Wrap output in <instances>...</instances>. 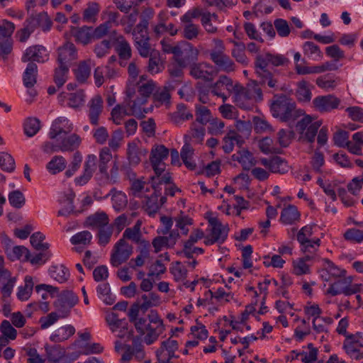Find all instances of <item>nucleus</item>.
Here are the masks:
<instances>
[{"label": "nucleus", "instance_id": "nucleus-39", "mask_svg": "<svg viewBox=\"0 0 363 363\" xmlns=\"http://www.w3.org/2000/svg\"><path fill=\"white\" fill-rule=\"evenodd\" d=\"M303 55L309 60L319 61L322 60L323 54L318 45L313 42L306 41L302 45Z\"/></svg>", "mask_w": 363, "mask_h": 363}, {"label": "nucleus", "instance_id": "nucleus-17", "mask_svg": "<svg viewBox=\"0 0 363 363\" xmlns=\"http://www.w3.org/2000/svg\"><path fill=\"white\" fill-rule=\"evenodd\" d=\"M134 45L140 55L143 57H147L150 51L153 50L150 43V37L147 30H133Z\"/></svg>", "mask_w": 363, "mask_h": 363}, {"label": "nucleus", "instance_id": "nucleus-27", "mask_svg": "<svg viewBox=\"0 0 363 363\" xmlns=\"http://www.w3.org/2000/svg\"><path fill=\"white\" fill-rule=\"evenodd\" d=\"M211 227V235L222 244L227 239L229 228L228 225H223L217 218H211L208 220Z\"/></svg>", "mask_w": 363, "mask_h": 363}, {"label": "nucleus", "instance_id": "nucleus-28", "mask_svg": "<svg viewBox=\"0 0 363 363\" xmlns=\"http://www.w3.org/2000/svg\"><path fill=\"white\" fill-rule=\"evenodd\" d=\"M94 66V63L91 59L79 62L73 70L77 81L81 84L85 83L90 77Z\"/></svg>", "mask_w": 363, "mask_h": 363}, {"label": "nucleus", "instance_id": "nucleus-31", "mask_svg": "<svg viewBox=\"0 0 363 363\" xmlns=\"http://www.w3.org/2000/svg\"><path fill=\"white\" fill-rule=\"evenodd\" d=\"M300 213L294 205H288L281 212L279 220L284 225H293L300 220Z\"/></svg>", "mask_w": 363, "mask_h": 363}, {"label": "nucleus", "instance_id": "nucleus-62", "mask_svg": "<svg viewBox=\"0 0 363 363\" xmlns=\"http://www.w3.org/2000/svg\"><path fill=\"white\" fill-rule=\"evenodd\" d=\"M169 155V150L164 145H158L155 148L152 149L150 157V162H164V160Z\"/></svg>", "mask_w": 363, "mask_h": 363}, {"label": "nucleus", "instance_id": "nucleus-30", "mask_svg": "<svg viewBox=\"0 0 363 363\" xmlns=\"http://www.w3.org/2000/svg\"><path fill=\"white\" fill-rule=\"evenodd\" d=\"M109 223V218L105 212H96L88 216L85 225L91 229H99Z\"/></svg>", "mask_w": 363, "mask_h": 363}, {"label": "nucleus", "instance_id": "nucleus-53", "mask_svg": "<svg viewBox=\"0 0 363 363\" xmlns=\"http://www.w3.org/2000/svg\"><path fill=\"white\" fill-rule=\"evenodd\" d=\"M259 84L260 83L256 80H250L244 87L255 102L261 101L263 99L262 90Z\"/></svg>", "mask_w": 363, "mask_h": 363}, {"label": "nucleus", "instance_id": "nucleus-57", "mask_svg": "<svg viewBox=\"0 0 363 363\" xmlns=\"http://www.w3.org/2000/svg\"><path fill=\"white\" fill-rule=\"evenodd\" d=\"M205 135V128L203 125H198L196 123H193L191 127V130L189 131V134L185 135V141H187V139H194L195 143H201Z\"/></svg>", "mask_w": 363, "mask_h": 363}, {"label": "nucleus", "instance_id": "nucleus-3", "mask_svg": "<svg viewBox=\"0 0 363 363\" xmlns=\"http://www.w3.org/2000/svg\"><path fill=\"white\" fill-rule=\"evenodd\" d=\"M337 281L330 284L327 294L335 296L339 294L350 296L358 293L360 290L358 284H352V277H344L336 279Z\"/></svg>", "mask_w": 363, "mask_h": 363}, {"label": "nucleus", "instance_id": "nucleus-36", "mask_svg": "<svg viewBox=\"0 0 363 363\" xmlns=\"http://www.w3.org/2000/svg\"><path fill=\"white\" fill-rule=\"evenodd\" d=\"M75 328L71 325L60 327L50 335V340L54 342H61L68 340L75 333Z\"/></svg>", "mask_w": 363, "mask_h": 363}, {"label": "nucleus", "instance_id": "nucleus-41", "mask_svg": "<svg viewBox=\"0 0 363 363\" xmlns=\"http://www.w3.org/2000/svg\"><path fill=\"white\" fill-rule=\"evenodd\" d=\"M146 153L147 151L145 149H140L135 143L128 144L127 155L130 164H138L141 161V157Z\"/></svg>", "mask_w": 363, "mask_h": 363}, {"label": "nucleus", "instance_id": "nucleus-10", "mask_svg": "<svg viewBox=\"0 0 363 363\" xmlns=\"http://www.w3.org/2000/svg\"><path fill=\"white\" fill-rule=\"evenodd\" d=\"M235 84L233 80L225 75L220 76L219 79L210 86V92L218 97H220L225 103L229 95L233 93Z\"/></svg>", "mask_w": 363, "mask_h": 363}, {"label": "nucleus", "instance_id": "nucleus-44", "mask_svg": "<svg viewBox=\"0 0 363 363\" xmlns=\"http://www.w3.org/2000/svg\"><path fill=\"white\" fill-rule=\"evenodd\" d=\"M154 189L155 191L150 195V196H144L143 197L144 198V200L143 201V207L150 215L155 213L160 208L158 201L159 195L156 192V189Z\"/></svg>", "mask_w": 363, "mask_h": 363}, {"label": "nucleus", "instance_id": "nucleus-11", "mask_svg": "<svg viewBox=\"0 0 363 363\" xmlns=\"http://www.w3.org/2000/svg\"><path fill=\"white\" fill-rule=\"evenodd\" d=\"M315 111L320 113H329L336 109L340 104V100L333 94L318 96L312 101Z\"/></svg>", "mask_w": 363, "mask_h": 363}, {"label": "nucleus", "instance_id": "nucleus-37", "mask_svg": "<svg viewBox=\"0 0 363 363\" xmlns=\"http://www.w3.org/2000/svg\"><path fill=\"white\" fill-rule=\"evenodd\" d=\"M109 196H111L113 208L116 211H121L126 207L128 199L125 193L112 189L104 198H107Z\"/></svg>", "mask_w": 363, "mask_h": 363}, {"label": "nucleus", "instance_id": "nucleus-35", "mask_svg": "<svg viewBox=\"0 0 363 363\" xmlns=\"http://www.w3.org/2000/svg\"><path fill=\"white\" fill-rule=\"evenodd\" d=\"M38 66L34 62H29L23 74L24 86L30 89L37 82Z\"/></svg>", "mask_w": 363, "mask_h": 363}, {"label": "nucleus", "instance_id": "nucleus-1", "mask_svg": "<svg viewBox=\"0 0 363 363\" xmlns=\"http://www.w3.org/2000/svg\"><path fill=\"white\" fill-rule=\"evenodd\" d=\"M270 111L274 118L284 122L294 121L299 116L295 102L284 94L274 96Z\"/></svg>", "mask_w": 363, "mask_h": 363}, {"label": "nucleus", "instance_id": "nucleus-14", "mask_svg": "<svg viewBox=\"0 0 363 363\" xmlns=\"http://www.w3.org/2000/svg\"><path fill=\"white\" fill-rule=\"evenodd\" d=\"M363 347V333H357L351 336H347L343 348L346 353L352 359H359L362 357L359 349Z\"/></svg>", "mask_w": 363, "mask_h": 363}, {"label": "nucleus", "instance_id": "nucleus-4", "mask_svg": "<svg viewBox=\"0 0 363 363\" xmlns=\"http://www.w3.org/2000/svg\"><path fill=\"white\" fill-rule=\"evenodd\" d=\"M15 30V25L7 20L0 21V59H6L12 50L11 35Z\"/></svg>", "mask_w": 363, "mask_h": 363}, {"label": "nucleus", "instance_id": "nucleus-59", "mask_svg": "<svg viewBox=\"0 0 363 363\" xmlns=\"http://www.w3.org/2000/svg\"><path fill=\"white\" fill-rule=\"evenodd\" d=\"M40 129V121L37 118H28L24 123V133L28 137L34 136Z\"/></svg>", "mask_w": 363, "mask_h": 363}, {"label": "nucleus", "instance_id": "nucleus-23", "mask_svg": "<svg viewBox=\"0 0 363 363\" xmlns=\"http://www.w3.org/2000/svg\"><path fill=\"white\" fill-rule=\"evenodd\" d=\"M213 73V67L206 62H194L190 67V74L195 79L210 81L212 79Z\"/></svg>", "mask_w": 363, "mask_h": 363}, {"label": "nucleus", "instance_id": "nucleus-9", "mask_svg": "<svg viewBox=\"0 0 363 363\" xmlns=\"http://www.w3.org/2000/svg\"><path fill=\"white\" fill-rule=\"evenodd\" d=\"M86 95L83 89L74 92H62L58 95V101L62 106H67L75 110L81 109L86 101Z\"/></svg>", "mask_w": 363, "mask_h": 363}, {"label": "nucleus", "instance_id": "nucleus-38", "mask_svg": "<svg viewBox=\"0 0 363 363\" xmlns=\"http://www.w3.org/2000/svg\"><path fill=\"white\" fill-rule=\"evenodd\" d=\"M194 150L188 141H185L184 145L182 147L180 155L184 164L190 170H194L196 164L193 160Z\"/></svg>", "mask_w": 363, "mask_h": 363}, {"label": "nucleus", "instance_id": "nucleus-8", "mask_svg": "<svg viewBox=\"0 0 363 363\" xmlns=\"http://www.w3.org/2000/svg\"><path fill=\"white\" fill-rule=\"evenodd\" d=\"M179 349L178 342L168 338L161 342L160 347L156 351V356L159 363H174L171 360L177 359L179 356L175 352Z\"/></svg>", "mask_w": 363, "mask_h": 363}, {"label": "nucleus", "instance_id": "nucleus-32", "mask_svg": "<svg viewBox=\"0 0 363 363\" xmlns=\"http://www.w3.org/2000/svg\"><path fill=\"white\" fill-rule=\"evenodd\" d=\"M234 161L238 162L245 170H250L256 164V160L252 154L247 150H242L232 156Z\"/></svg>", "mask_w": 363, "mask_h": 363}, {"label": "nucleus", "instance_id": "nucleus-47", "mask_svg": "<svg viewBox=\"0 0 363 363\" xmlns=\"http://www.w3.org/2000/svg\"><path fill=\"white\" fill-rule=\"evenodd\" d=\"M98 296L106 305H112L116 301V296L111 293L110 286L108 283H102L96 288Z\"/></svg>", "mask_w": 363, "mask_h": 363}, {"label": "nucleus", "instance_id": "nucleus-20", "mask_svg": "<svg viewBox=\"0 0 363 363\" xmlns=\"http://www.w3.org/2000/svg\"><path fill=\"white\" fill-rule=\"evenodd\" d=\"M322 279L330 281L346 275V270L340 268L328 259H323V269L320 272Z\"/></svg>", "mask_w": 363, "mask_h": 363}, {"label": "nucleus", "instance_id": "nucleus-24", "mask_svg": "<svg viewBox=\"0 0 363 363\" xmlns=\"http://www.w3.org/2000/svg\"><path fill=\"white\" fill-rule=\"evenodd\" d=\"M57 63L69 67L72 61L77 57V52L74 45L66 43L57 50Z\"/></svg>", "mask_w": 363, "mask_h": 363}, {"label": "nucleus", "instance_id": "nucleus-51", "mask_svg": "<svg viewBox=\"0 0 363 363\" xmlns=\"http://www.w3.org/2000/svg\"><path fill=\"white\" fill-rule=\"evenodd\" d=\"M311 85L306 81H301L297 84L296 96L300 101L308 102L312 97Z\"/></svg>", "mask_w": 363, "mask_h": 363}, {"label": "nucleus", "instance_id": "nucleus-12", "mask_svg": "<svg viewBox=\"0 0 363 363\" xmlns=\"http://www.w3.org/2000/svg\"><path fill=\"white\" fill-rule=\"evenodd\" d=\"M110 38L112 43L115 45V50L118 53L121 60H128L132 56V49L130 43L122 35L118 34L116 30L110 32ZM121 65L123 62L121 61Z\"/></svg>", "mask_w": 363, "mask_h": 363}, {"label": "nucleus", "instance_id": "nucleus-54", "mask_svg": "<svg viewBox=\"0 0 363 363\" xmlns=\"http://www.w3.org/2000/svg\"><path fill=\"white\" fill-rule=\"evenodd\" d=\"M234 48L232 50V56L241 64L247 65L248 59L245 55L246 46L243 43L233 41Z\"/></svg>", "mask_w": 363, "mask_h": 363}, {"label": "nucleus", "instance_id": "nucleus-33", "mask_svg": "<svg viewBox=\"0 0 363 363\" xmlns=\"http://www.w3.org/2000/svg\"><path fill=\"white\" fill-rule=\"evenodd\" d=\"M92 27L82 26L81 28L71 27V34L74 37L75 41L86 45L90 43L92 37Z\"/></svg>", "mask_w": 363, "mask_h": 363}, {"label": "nucleus", "instance_id": "nucleus-21", "mask_svg": "<svg viewBox=\"0 0 363 363\" xmlns=\"http://www.w3.org/2000/svg\"><path fill=\"white\" fill-rule=\"evenodd\" d=\"M73 125L68 118L60 116L56 118L52 123L49 132L50 139H55L62 134L67 135L72 132Z\"/></svg>", "mask_w": 363, "mask_h": 363}, {"label": "nucleus", "instance_id": "nucleus-58", "mask_svg": "<svg viewBox=\"0 0 363 363\" xmlns=\"http://www.w3.org/2000/svg\"><path fill=\"white\" fill-rule=\"evenodd\" d=\"M100 11L99 4L96 2H90L83 12V21L85 22H95Z\"/></svg>", "mask_w": 363, "mask_h": 363}, {"label": "nucleus", "instance_id": "nucleus-48", "mask_svg": "<svg viewBox=\"0 0 363 363\" xmlns=\"http://www.w3.org/2000/svg\"><path fill=\"white\" fill-rule=\"evenodd\" d=\"M112 159V155L108 147H103L99 153V170L102 174L105 179L108 178V165L107 164Z\"/></svg>", "mask_w": 363, "mask_h": 363}, {"label": "nucleus", "instance_id": "nucleus-13", "mask_svg": "<svg viewBox=\"0 0 363 363\" xmlns=\"http://www.w3.org/2000/svg\"><path fill=\"white\" fill-rule=\"evenodd\" d=\"M289 62V59L283 55L265 52L257 55L254 64L257 67L267 68L269 65H272L274 67H279L286 65Z\"/></svg>", "mask_w": 363, "mask_h": 363}, {"label": "nucleus", "instance_id": "nucleus-16", "mask_svg": "<svg viewBox=\"0 0 363 363\" xmlns=\"http://www.w3.org/2000/svg\"><path fill=\"white\" fill-rule=\"evenodd\" d=\"M79 301L78 296L72 291H65L60 294L55 303L56 308L61 312L62 318L69 315L70 309Z\"/></svg>", "mask_w": 363, "mask_h": 363}, {"label": "nucleus", "instance_id": "nucleus-42", "mask_svg": "<svg viewBox=\"0 0 363 363\" xmlns=\"http://www.w3.org/2000/svg\"><path fill=\"white\" fill-rule=\"evenodd\" d=\"M164 331V325H152L148 324L145 330V336L144 337L145 342L150 345L155 342L160 335Z\"/></svg>", "mask_w": 363, "mask_h": 363}, {"label": "nucleus", "instance_id": "nucleus-5", "mask_svg": "<svg viewBox=\"0 0 363 363\" xmlns=\"http://www.w3.org/2000/svg\"><path fill=\"white\" fill-rule=\"evenodd\" d=\"M199 54V50L191 43L182 40L179 43L176 61L181 67H184L191 62H196Z\"/></svg>", "mask_w": 363, "mask_h": 363}, {"label": "nucleus", "instance_id": "nucleus-2", "mask_svg": "<svg viewBox=\"0 0 363 363\" xmlns=\"http://www.w3.org/2000/svg\"><path fill=\"white\" fill-rule=\"evenodd\" d=\"M214 48L210 51V59L220 70L230 72L235 69V64L228 55L225 54V45L223 40L213 39Z\"/></svg>", "mask_w": 363, "mask_h": 363}, {"label": "nucleus", "instance_id": "nucleus-46", "mask_svg": "<svg viewBox=\"0 0 363 363\" xmlns=\"http://www.w3.org/2000/svg\"><path fill=\"white\" fill-rule=\"evenodd\" d=\"M152 96L157 106L168 105L170 103L171 95L169 88L166 86L157 88Z\"/></svg>", "mask_w": 363, "mask_h": 363}, {"label": "nucleus", "instance_id": "nucleus-22", "mask_svg": "<svg viewBox=\"0 0 363 363\" xmlns=\"http://www.w3.org/2000/svg\"><path fill=\"white\" fill-rule=\"evenodd\" d=\"M255 71L257 77L259 79V83L262 85L267 84L269 88L277 91L281 88V84L275 74L268 69L262 67L255 65Z\"/></svg>", "mask_w": 363, "mask_h": 363}, {"label": "nucleus", "instance_id": "nucleus-43", "mask_svg": "<svg viewBox=\"0 0 363 363\" xmlns=\"http://www.w3.org/2000/svg\"><path fill=\"white\" fill-rule=\"evenodd\" d=\"M49 274L52 279L61 284L66 282L70 275L69 269L63 264L51 266Z\"/></svg>", "mask_w": 363, "mask_h": 363}, {"label": "nucleus", "instance_id": "nucleus-49", "mask_svg": "<svg viewBox=\"0 0 363 363\" xmlns=\"http://www.w3.org/2000/svg\"><path fill=\"white\" fill-rule=\"evenodd\" d=\"M209 294L211 301L213 303V299L215 298L222 303L230 302L234 298V294L230 291H226L224 288L220 287L216 291L208 290L206 292V295Z\"/></svg>", "mask_w": 363, "mask_h": 363}, {"label": "nucleus", "instance_id": "nucleus-18", "mask_svg": "<svg viewBox=\"0 0 363 363\" xmlns=\"http://www.w3.org/2000/svg\"><path fill=\"white\" fill-rule=\"evenodd\" d=\"M104 110V100L101 95L96 94L87 104V115L89 122L93 125H97L99 118Z\"/></svg>", "mask_w": 363, "mask_h": 363}, {"label": "nucleus", "instance_id": "nucleus-7", "mask_svg": "<svg viewBox=\"0 0 363 363\" xmlns=\"http://www.w3.org/2000/svg\"><path fill=\"white\" fill-rule=\"evenodd\" d=\"M133 253V247L124 239H120L114 245L111 255L110 262L113 267H117L125 262Z\"/></svg>", "mask_w": 363, "mask_h": 363}, {"label": "nucleus", "instance_id": "nucleus-19", "mask_svg": "<svg viewBox=\"0 0 363 363\" xmlns=\"http://www.w3.org/2000/svg\"><path fill=\"white\" fill-rule=\"evenodd\" d=\"M49 54L46 48L42 45H33L28 48L22 56L23 62L43 63L48 60Z\"/></svg>", "mask_w": 363, "mask_h": 363}, {"label": "nucleus", "instance_id": "nucleus-61", "mask_svg": "<svg viewBox=\"0 0 363 363\" xmlns=\"http://www.w3.org/2000/svg\"><path fill=\"white\" fill-rule=\"evenodd\" d=\"M92 240V235L88 230H83L74 235L70 242L74 245H88L91 243Z\"/></svg>", "mask_w": 363, "mask_h": 363}, {"label": "nucleus", "instance_id": "nucleus-63", "mask_svg": "<svg viewBox=\"0 0 363 363\" xmlns=\"http://www.w3.org/2000/svg\"><path fill=\"white\" fill-rule=\"evenodd\" d=\"M45 239V235L40 232L33 233L30 238V242L32 246L37 250H47L49 249V244L43 242Z\"/></svg>", "mask_w": 363, "mask_h": 363}, {"label": "nucleus", "instance_id": "nucleus-29", "mask_svg": "<svg viewBox=\"0 0 363 363\" xmlns=\"http://www.w3.org/2000/svg\"><path fill=\"white\" fill-rule=\"evenodd\" d=\"M140 359L144 357L143 345L139 339H133L132 345H126L125 351L122 356L123 361H129L133 357Z\"/></svg>", "mask_w": 363, "mask_h": 363}, {"label": "nucleus", "instance_id": "nucleus-50", "mask_svg": "<svg viewBox=\"0 0 363 363\" xmlns=\"http://www.w3.org/2000/svg\"><path fill=\"white\" fill-rule=\"evenodd\" d=\"M67 165L65 159L60 155L54 156L47 164L46 167L48 172L52 174H56L62 172Z\"/></svg>", "mask_w": 363, "mask_h": 363}, {"label": "nucleus", "instance_id": "nucleus-64", "mask_svg": "<svg viewBox=\"0 0 363 363\" xmlns=\"http://www.w3.org/2000/svg\"><path fill=\"white\" fill-rule=\"evenodd\" d=\"M170 272L176 281H184L187 276V270L180 262H176L170 268Z\"/></svg>", "mask_w": 363, "mask_h": 363}, {"label": "nucleus", "instance_id": "nucleus-15", "mask_svg": "<svg viewBox=\"0 0 363 363\" xmlns=\"http://www.w3.org/2000/svg\"><path fill=\"white\" fill-rule=\"evenodd\" d=\"M45 352L48 360L52 363H72L79 356L78 354L67 355L65 350L60 345L46 346Z\"/></svg>", "mask_w": 363, "mask_h": 363}, {"label": "nucleus", "instance_id": "nucleus-6", "mask_svg": "<svg viewBox=\"0 0 363 363\" xmlns=\"http://www.w3.org/2000/svg\"><path fill=\"white\" fill-rule=\"evenodd\" d=\"M127 101L126 106L128 108V116H134L138 118H143L147 111L144 108L147 103L145 98H140L136 94L134 89L128 87L127 89Z\"/></svg>", "mask_w": 363, "mask_h": 363}, {"label": "nucleus", "instance_id": "nucleus-52", "mask_svg": "<svg viewBox=\"0 0 363 363\" xmlns=\"http://www.w3.org/2000/svg\"><path fill=\"white\" fill-rule=\"evenodd\" d=\"M196 121L201 125H206L211 121L212 115L210 109L203 105H195Z\"/></svg>", "mask_w": 363, "mask_h": 363}, {"label": "nucleus", "instance_id": "nucleus-40", "mask_svg": "<svg viewBox=\"0 0 363 363\" xmlns=\"http://www.w3.org/2000/svg\"><path fill=\"white\" fill-rule=\"evenodd\" d=\"M59 143L61 145V152H72L79 146L81 138L73 133L66 138H59Z\"/></svg>", "mask_w": 363, "mask_h": 363}, {"label": "nucleus", "instance_id": "nucleus-25", "mask_svg": "<svg viewBox=\"0 0 363 363\" xmlns=\"http://www.w3.org/2000/svg\"><path fill=\"white\" fill-rule=\"evenodd\" d=\"M261 163L272 173L283 174L289 170L287 162L279 156H274L270 159L264 158L261 160Z\"/></svg>", "mask_w": 363, "mask_h": 363}, {"label": "nucleus", "instance_id": "nucleus-56", "mask_svg": "<svg viewBox=\"0 0 363 363\" xmlns=\"http://www.w3.org/2000/svg\"><path fill=\"white\" fill-rule=\"evenodd\" d=\"M69 66L58 64V66L55 69L54 82L56 85L60 88L64 85L67 79V74L69 73Z\"/></svg>", "mask_w": 363, "mask_h": 363}, {"label": "nucleus", "instance_id": "nucleus-26", "mask_svg": "<svg viewBox=\"0 0 363 363\" xmlns=\"http://www.w3.org/2000/svg\"><path fill=\"white\" fill-rule=\"evenodd\" d=\"M233 92V102L241 108H248L252 102L255 101L245 89L238 83L235 84Z\"/></svg>", "mask_w": 363, "mask_h": 363}, {"label": "nucleus", "instance_id": "nucleus-55", "mask_svg": "<svg viewBox=\"0 0 363 363\" xmlns=\"http://www.w3.org/2000/svg\"><path fill=\"white\" fill-rule=\"evenodd\" d=\"M24 281V286L18 287V291L17 293V296L21 301H26L29 298L34 286L31 277L26 276Z\"/></svg>", "mask_w": 363, "mask_h": 363}, {"label": "nucleus", "instance_id": "nucleus-34", "mask_svg": "<svg viewBox=\"0 0 363 363\" xmlns=\"http://www.w3.org/2000/svg\"><path fill=\"white\" fill-rule=\"evenodd\" d=\"M5 252L11 261L21 259L25 261H28L29 257L30 256L29 250L22 245L7 247L5 249Z\"/></svg>", "mask_w": 363, "mask_h": 363}, {"label": "nucleus", "instance_id": "nucleus-45", "mask_svg": "<svg viewBox=\"0 0 363 363\" xmlns=\"http://www.w3.org/2000/svg\"><path fill=\"white\" fill-rule=\"evenodd\" d=\"M148 57L147 72L152 74L161 72L164 69V66L161 62L160 53L152 50L150 51Z\"/></svg>", "mask_w": 363, "mask_h": 363}, {"label": "nucleus", "instance_id": "nucleus-60", "mask_svg": "<svg viewBox=\"0 0 363 363\" xmlns=\"http://www.w3.org/2000/svg\"><path fill=\"white\" fill-rule=\"evenodd\" d=\"M201 29L199 25L194 23H186L184 25L182 36L189 40L198 38L201 34Z\"/></svg>", "mask_w": 363, "mask_h": 363}]
</instances>
